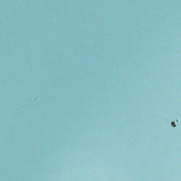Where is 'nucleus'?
I'll list each match as a JSON object with an SVG mask.
<instances>
[{"label": "nucleus", "instance_id": "1", "mask_svg": "<svg viewBox=\"0 0 181 181\" xmlns=\"http://www.w3.org/2000/svg\"><path fill=\"white\" fill-rule=\"evenodd\" d=\"M172 127H176V124H175V122H172Z\"/></svg>", "mask_w": 181, "mask_h": 181}]
</instances>
